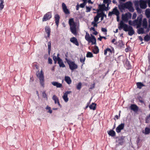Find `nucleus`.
Segmentation results:
<instances>
[{
    "label": "nucleus",
    "instance_id": "38",
    "mask_svg": "<svg viewBox=\"0 0 150 150\" xmlns=\"http://www.w3.org/2000/svg\"><path fill=\"white\" fill-rule=\"evenodd\" d=\"M103 3L105 4H107V6L108 7L109 6V4L110 2L109 0H103Z\"/></svg>",
    "mask_w": 150,
    "mask_h": 150
},
{
    "label": "nucleus",
    "instance_id": "25",
    "mask_svg": "<svg viewBox=\"0 0 150 150\" xmlns=\"http://www.w3.org/2000/svg\"><path fill=\"white\" fill-rule=\"evenodd\" d=\"M108 133L109 135L112 137H114L115 136V132L112 130L108 131Z\"/></svg>",
    "mask_w": 150,
    "mask_h": 150
},
{
    "label": "nucleus",
    "instance_id": "55",
    "mask_svg": "<svg viewBox=\"0 0 150 150\" xmlns=\"http://www.w3.org/2000/svg\"><path fill=\"white\" fill-rule=\"evenodd\" d=\"M117 16V21L118 22L119 21V16Z\"/></svg>",
    "mask_w": 150,
    "mask_h": 150
},
{
    "label": "nucleus",
    "instance_id": "15",
    "mask_svg": "<svg viewBox=\"0 0 150 150\" xmlns=\"http://www.w3.org/2000/svg\"><path fill=\"white\" fill-rule=\"evenodd\" d=\"M99 9L97 10V12H98L100 11H102L103 10H108V8L105 7V4L99 5Z\"/></svg>",
    "mask_w": 150,
    "mask_h": 150
},
{
    "label": "nucleus",
    "instance_id": "4",
    "mask_svg": "<svg viewBox=\"0 0 150 150\" xmlns=\"http://www.w3.org/2000/svg\"><path fill=\"white\" fill-rule=\"evenodd\" d=\"M85 39L89 43H91L92 45L95 44L96 43V39L94 36L92 34L90 35L89 34L86 32L85 36Z\"/></svg>",
    "mask_w": 150,
    "mask_h": 150
},
{
    "label": "nucleus",
    "instance_id": "34",
    "mask_svg": "<svg viewBox=\"0 0 150 150\" xmlns=\"http://www.w3.org/2000/svg\"><path fill=\"white\" fill-rule=\"evenodd\" d=\"M1 3H0V9L2 10L4 7V0H0Z\"/></svg>",
    "mask_w": 150,
    "mask_h": 150
},
{
    "label": "nucleus",
    "instance_id": "35",
    "mask_svg": "<svg viewBox=\"0 0 150 150\" xmlns=\"http://www.w3.org/2000/svg\"><path fill=\"white\" fill-rule=\"evenodd\" d=\"M99 14H100V17H101V20L102 21L103 18L104 17H106V15L104 14L102 12H101L100 13H99Z\"/></svg>",
    "mask_w": 150,
    "mask_h": 150
},
{
    "label": "nucleus",
    "instance_id": "64",
    "mask_svg": "<svg viewBox=\"0 0 150 150\" xmlns=\"http://www.w3.org/2000/svg\"><path fill=\"white\" fill-rule=\"evenodd\" d=\"M35 67L37 69H38V66L37 65H35Z\"/></svg>",
    "mask_w": 150,
    "mask_h": 150
},
{
    "label": "nucleus",
    "instance_id": "28",
    "mask_svg": "<svg viewBox=\"0 0 150 150\" xmlns=\"http://www.w3.org/2000/svg\"><path fill=\"white\" fill-rule=\"evenodd\" d=\"M96 104L95 103H93L89 106V107L91 109L95 110L96 109Z\"/></svg>",
    "mask_w": 150,
    "mask_h": 150
},
{
    "label": "nucleus",
    "instance_id": "42",
    "mask_svg": "<svg viewBox=\"0 0 150 150\" xmlns=\"http://www.w3.org/2000/svg\"><path fill=\"white\" fill-rule=\"evenodd\" d=\"M97 22H95L94 21H93L92 22V25H93V27H97V23H96Z\"/></svg>",
    "mask_w": 150,
    "mask_h": 150
},
{
    "label": "nucleus",
    "instance_id": "17",
    "mask_svg": "<svg viewBox=\"0 0 150 150\" xmlns=\"http://www.w3.org/2000/svg\"><path fill=\"white\" fill-rule=\"evenodd\" d=\"M130 109L135 112H137L139 108L135 105L132 104L130 106Z\"/></svg>",
    "mask_w": 150,
    "mask_h": 150
},
{
    "label": "nucleus",
    "instance_id": "23",
    "mask_svg": "<svg viewBox=\"0 0 150 150\" xmlns=\"http://www.w3.org/2000/svg\"><path fill=\"white\" fill-rule=\"evenodd\" d=\"M45 30L47 34V36L48 37H49L50 32V27L48 26H46L45 28Z\"/></svg>",
    "mask_w": 150,
    "mask_h": 150
},
{
    "label": "nucleus",
    "instance_id": "11",
    "mask_svg": "<svg viewBox=\"0 0 150 150\" xmlns=\"http://www.w3.org/2000/svg\"><path fill=\"white\" fill-rule=\"evenodd\" d=\"M129 24L131 25L135 26L136 25H137V27L141 25V22L139 21V23H138V21L137 20L132 21H128Z\"/></svg>",
    "mask_w": 150,
    "mask_h": 150
},
{
    "label": "nucleus",
    "instance_id": "59",
    "mask_svg": "<svg viewBox=\"0 0 150 150\" xmlns=\"http://www.w3.org/2000/svg\"><path fill=\"white\" fill-rule=\"evenodd\" d=\"M139 38L140 40H141V41L143 39L141 37H140V36L139 37Z\"/></svg>",
    "mask_w": 150,
    "mask_h": 150
},
{
    "label": "nucleus",
    "instance_id": "44",
    "mask_svg": "<svg viewBox=\"0 0 150 150\" xmlns=\"http://www.w3.org/2000/svg\"><path fill=\"white\" fill-rule=\"evenodd\" d=\"M85 60V57H82L80 58V62L82 63L84 62Z\"/></svg>",
    "mask_w": 150,
    "mask_h": 150
},
{
    "label": "nucleus",
    "instance_id": "29",
    "mask_svg": "<svg viewBox=\"0 0 150 150\" xmlns=\"http://www.w3.org/2000/svg\"><path fill=\"white\" fill-rule=\"evenodd\" d=\"M100 17V14H99L98 12H97V15L94 18V21L97 22L98 21L99 18Z\"/></svg>",
    "mask_w": 150,
    "mask_h": 150
},
{
    "label": "nucleus",
    "instance_id": "36",
    "mask_svg": "<svg viewBox=\"0 0 150 150\" xmlns=\"http://www.w3.org/2000/svg\"><path fill=\"white\" fill-rule=\"evenodd\" d=\"M106 52H110V53H111L112 51L109 48H107L105 51H104V54L105 55H106Z\"/></svg>",
    "mask_w": 150,
    "mask_h": 150
},
{
    "label": "nucleus",
    "instance_id": "5",
    "mask_svg": "<svg viewBox=\"0 0 150 150\" xmlns=\"http://www.w3.org/2000/svg\"><path fill=\"white\" fill-rule=\"evenodd\" d=\"M36 75L39 80L40 85L44 87L45 85L44 79L42 70L41 69L40 71H38Z\"/></svg>",
    "mask_w": 150,
    "mask_h": 150
},
{
    "label": "nucleus",
    "instance_id": "41",
    "mask_svg": "<svg viewBox=\"0 0 150 150\" xmlns=\"http://www.w3.org/2000/svg\"><path fill=\"white\" fill-rule=\"evenodd\" d=\"M81 83H79L77 85L76 88L78 90H80L81 88Z\"/></svg>",
    "mask_w": 150,
    "mask_h": 150
},
{
    "label": "nucleus",
    "instance_id": "62",
    "mask_svg": "<svg viewBox=\"0 0 150 150\" xmlns=\"http://www.w3.org/2000/svg\"><path fill=\"white\" fill-rule=\"evenodd\" d=\"M115 39H113L112 40V43H113L115 42Z\"/></svg>",
    "mask_w": 150,
    "mask_h": 150
},
{
    "label": "nucleus",
    "instance_id": "50",
    "mask_svg": "<svg viewBox=\"0 0 150 150\" xmlns=\"http://www.w3.org/2000/svg\"><path fill=\"white\" fill-rule=\"evenodd\" d=\"M104 38L106 39V38L104 37L100 36V37L98 38V39L100 41H101L102 39Z\"/></svg>",
    "mask_w": 150,
    "mask_h": 150
},
{
    "label": "nucleus",
    "instance_id": "31",
    "mask_svg": "<svg viewBox=\"0 0 150 150\" xmlns=\"http://www.w3.org/2000/svg\"><path fill=\"white\" fill-rule=\"evenodd\" d=\"M42 96L43 98H44L46 100H47V95L45 92H43L42 93Z\"/></svg>",
    "mask_w": 150,
    "mask_h": 150
},
{
    "label": "nucleus",
    "instance_id": "52",
    "mask_svg": "<svg viewBox=\"0 0 150 150\" xmlns=\"http://www.w3.org/2000/svg\"><path fill=\"white\" fill-rule=\"evenodd\" d=\"M93 32L92 33L93 34H94L95 35H97L98 34V33L97 31H96L95 30L93 31Z\"/></svg>",
    "mask_w": 150,
    "mask_h": 150
},
{
    "label": "nucleus",
    "instance_id": "8",
    "mask_svg": "<svg viewBox=\"0 0 150 150\" xmlns=\"http://www.w3.org/2000/svg\"><path fill=\"white\" fill-rule=\"evenodd\" d=\"M119 11L117 9V7H115L113 9L112 11L110 12L109 13L108 16H111L113 14H114L116 15V16H119Z\"/></svg>",
    "mask_w": 150,
    "mask_h": 150
},
{
    "label": "nucleus",
    "instance_id": "56",
    "mask_svg": "<svg viewBox=\"0 0 150 150\" xmlns=\"http://www.w3.org/2000/svg\"><path fill=\"white\" fill-rule=\"evenodd\" d=\"M120 112H121V111H120V113L119 114V116H118L117 115H116V116H115V117H117V119H118L119 118V117L120 116Z\"/></svg>",
    "mask_w": 150,
    "mask_h": 150
},
{
    "label": "nucleus",
    "instance_id": "14",
    "mask_svg": "<svg viewBox=\"0 0 150 150\" xmlns=\"http://www.w3.org/2000/svg\"><path fill=\"white\" fill-rule=\"evenodd\" d=\"M125 126L124 123H122L119 125L116 129V132L118 133L121 132V131L124 129Z\"/></svg>",
    "mask_w": 150,
    "mask_h": 150
},
{
    "label": "nucleus",
    "instance_id": "51",
    "mask_svg": "<svg viewBox=\"0 0 150 150\" xmlns=\"http://www.w3.org/2000/svg\"><path fill=\"white\" fill-rule=\"evenodd\" d=\"M136 16H137L136 14L135 13H134L133 15L132 19H134L136 17Z\"/></svg>",
    "mask_w": 150,
    "mask_h": 150
},
{
    "label": "nucleus",
    "instance_id": "27",
    "mask_svg": "<svg viewBox=\"0 0 150 150\" xmlns=\"http://www.w3.org/2000/svg\"><path fill=\"white\" fill-rule=\"evenodd\" d=\"M147 24L146 19V18L143 19V26L144 28H146L147 27Z\"/></svg>",
    "mask_w": 150,
    "mask_h": 150
},
{
    "label": "nucleus",
    "instance_id": "20",
    "mask_svg": "<svg viewBox=\"0 0 150 150\" xmlns=\"http://www.w3.org/2000/svg\"><path fill=\"white\" fill-rule=\"evenodd\" d=\"M54 18H55V23L56 24L57 27H58L59 23V16L58 15L56 14L55 15Z\"/></svg>",
    "mask_w": 150,
    "mask_h": 150
},
{
    "label": "nucleus",
    "instance_id": "6",
    "mask_svg": "<svg viewBox=\"0 0 150 150\" xmlns=\"http://www.w3.org/2000/svg\"><path fill=\"white\" fill-rule=\"evenodd\" d=\"M69 24L70 26V29L72 33L74 35H76V25L74 22V19L72 18H70L69 20Z\"/></svg>",
    "mask_w": 150,
    "mask_h": 150
},
{
    "label": "nucleus",
    "instance_id": "9",
    "mask_svg": "<svg viewBox=\"0 0 150 150\" xmlns=\"http://www.w3.org/2000/svg\"><path fill=\"white\" fill-rule=\"evenodd\" d=\"M70 69L72 70H73L76 69L77 68V65L74 62L69 61H67Z\"/></svg>",
    "mask_w": 150,
    "mask_h": 150
},
{
    "label": "nucleus",
    "instance_id": "37",
    "mask_svg": "<svg viewBox=\"0 0 150 150\" xmlns=\"http://www.w3.org/2000/svg\"><path fill=\"white\" fill-rule=\"evenodd\" d=\"M144 40L145 41H148L150 40V37L148 35H146L145 37Z\"/></svg>",
    "mask_w": 150,
    "mask_h": 150
},
{
    "label": "nucleus",
    "instance_id": "33",
    "mask_svg": "<svg viewBox=\"0 0 150 150\" xmlns=\"http://www.w3.org/2000/svg\"><path fill=\"white\" fill-rule=\"evenodd\" d=\"M94 53L97 54L99 52V49L97 47H95L93 50Z\"/></svg>",
    "mask_w": 150,
    "mask_h": 150
},
{
    "label": "nucleus",
    "instance_id": "2",
    "mask_svg": "<svg viewBox=\"0 0 150 150\" xmlns=\"http://www.w3.org/2000/svg\"><path fill=\"white\" fill-rule=\"evenodd\" d=\"M134 3L137 11L139 13H140L141 12V9L139 8V6L141 8L143 9H145L147 7L146 2L143 0H135L134 1Z\"/></svg>",
    "mask_w": 150,
    "mask_h": 150
},
{
    "label": "nucleus",
    "instance_id": "21",
    "mask_svg": "<svg viewBox=\"0 0 150 150\" xmlns=\"http://www.w3.org/2000/svg\"><path fill=\"white\" fill-rule=\"evenodd\" d=\"M142 132L145 134H149L150 133V129L148 127H146L144 130Z\"/></svg>",
    "mask_w": 150,
    "mask_h": 150
},
{
    "label": "nucleus",
    "instance_id": "16",
    "mask_svg": "<svg viewBox=\"0 0 150 150\" xmlns=\"http://www.w3.org/2000/svg\"><path fill=\"white\" fill-rule=\"evenodd\" d=\"M52 99L54 101L55 104L57 103L60 107H61V106L60 104L59 99L57 96L55 95H54L52 97Z\"/></svg>",
    "mask_w": 150,
    "mask_h": 150
},
{
    "label": "nucleus",
    "instance_id": "43",
    "mask_svg": "<svg viewBox=\"0 0 150 150\" xmlns=\"http://www.w3.org/2000/svg\"><path fill=\"white\" fill-rule=\"evenodd\" d=\"M138 33L139 34L144 33V31L142 28H140L138 30Z\"/></svg>",
    "mask_w": 150,
    "mask_h": 150
},
{
    "label": "nucleus",
    "instance_id": "1",
    "mask_svg": "<svg viewBox=\"0 0 150 150\" xmlns=\"http://www.w3.org/2000/svg\"><path fill=\"white\" fill-rule=\"evenodd\" d=\"M118 28L119 30L123 29L125 31H128V35L130 36L132 35L134 33L133 28L125 23L122 21H121L119 24Z\"/></svg>",
    "mask_w": 150,
    "mask_h": 150
},
{
    "label": "nucleus",
    "instance_id": "30",
    "mask_svg": "<svg viewBox=\"0 0 150 150\" xmlns=\"http://www.w3.org/2000/svg\"><path fill=\"white\" fill-rule=\"evenodd\" d=\"M137 87L139 88H141L142 87L144 86V84L141 82H138L137 83Z\"/></svg>",
    "mask_w": 150,
    "mask_h": 150
},
{
    "label": "nucleus",
    "instance_id": "48",
    "mask_svg": "<svg viewBox=\"0 0 150 150\" xmlns=\"http://www.w3.org/2000/svg\"><path fill=\"white\" fill-rule=\"evenodd\" d=\"M59 58H57L55 56H54L53 57V59L54 60H57Z\"/></svg>",
    "mask_w": 150,
    "mask_h": 150
},
{
    "label": "nucleus",
    "instance_id": "46",
    "mask_svg": "<svg viewBox=\"0 0 150 150\" xmlns=\"http://www.w3.org/2000/svg\"><path fill=\"white\" fill-rule=\"evenodd\" d=\"M150 118V114H149V115L148 116H147V117L146 118V123H148V120Z\"/></svg>",
    "mask_w": 150,
    "mask_h": 150
},
{
    "label": "nucleus",
    "instance_id": "26",
    "mask_svg": "<svg viewBox=\"0 0 150 150\" xmlns=\"http://www.w3.org/2000/svg\"><path fill=\"white\" fill-rule=\"evenodd\" d=\"M145 13L146 17L149 18L150 17V9L149 8L146 9Z\"/></svg>",
    "mask_w": 150,
    "mask_h": 150
},
{
    "label": "nucleus",
    "instance_id": "47",
    "mask_svg": "<svg viewBox=\"0 0 150 150\" xmlns=\"http://www.w3.org/2000/svg\"><path fill=\"white\" fill-rule=\"evenodd\" d=\"M86 11L87 12H89L91 11V8L88 7H86Z\"/></svg>",
    "mask_w": 150,
    "mask_h": 150
},
{
    "label": "nucleus",
    "instance_id": "10",
    "mask_svg": "<svg viewBox=\"0 0 150 150\" xmlns=\"http://www.w3.org/2000/svg\"><path fill=\"white\" fill-rule=\"evenodd\" d=\"M51 13L50 12H48L45 14L42 19V21H45L50 19L52 17Z\"/></svg>",
    "mask_w": 150,
    "mask_h": 150
},
{
    "label": "nucleus",
    "instance_id": "63",
    "mask_svg": "<svg viewBox=\"0 0 150 150\" xmlns=\"http://www.w3.org/2000/svg\"><path fill=\"white\" fill-rule=\"evenodd\" d=\"M149 26L150 28V19L149 20Z\"/></svg>",
    "mask_w": 150,
    "mask_h": 150
},
{
    "label": "nucleus",
    "instance_id": "32",
    "mask_svg": "<svg viewBox=\"0 0 150 150\" xmlns=\"http://www.w3.org/2000/svg\"><path fill=\"white\" fill-rule=\"evenodd\" d=\"M46 109L47 110V112L50 113H52V110L50 107L49 106H47L46 108Z\"/></svg>",
    "mask_w": 150,
    "mask_h": 150
},
{
    "label": "nucleus",
    "instance_id": "19",
    "mask_svg": "<svg viewBox=\"0 0 150 150\" xmlns=\"http://www.w3.org/2000/svg\"><path fill=\"white\" fill-rule=\"evenodd\" d=\"M52 84L54 86H56L57 88H60L62 87V84L57 82L53 81L52 82Z\"/></svg>",
    "mask_w": 150,
    "mask_h": 150
},
{
    "label": "nucleus",
    "instance_id": "24",
    "mask_svg": "<svg viewBox=\"0 0 150 150\" xmlns=\"http://www.w3.org/2000/svg\"><path fill=\"white\" fill-rule=\"evenodd\" d=\"M65 80L68 84H70L71 83V80L69 76H66L65 78Z\"/></svg>",
    "mask_w": 150,
    "mask_h": 150
},
{
    "label": "nucleus",
    "instance_id": "53",
    "mask_svg": "<svg viewBox=\"0 0 150 150\" xmlns=\"http://www.w3.org/2000/svg\"><path fill=\"white\" fill-rule=\"evenodd\" d=\"M85 6V5H84V4L83 3H82V4H80V7L81 8H83Z\"/></svg>",
    "mask_w": 150,
    "mask_h": 150
},
{
    "label": "nucleus",
    "instance_id": "49",
    "mask_svg": "<svg viewBox=\"0 0 150 150\" xmlns=\"http://www.w3.org/2000/svg\"><path fill=\"white\" fill-rule=\"evenodd\" d=\"M101 30L103 32H104L106 33L107 31V29L105 28H101Z\"/></svg>",
    "mask_w": 150,
    "mask_h": 150
},
{
    "label": "nucleus",
    "instance_id": "12",
    "mask_svg": "<svg viewBox=\"0 0 150 150\" xmlns=\"http://www.w3.org/2000/svg\"><path fill=\"white\" fill-rule=\"evenodd\" d=\"M71 93V91H67L64 93L62 98L65 102L66 103L68 101L69 98H68V95L70 94Z\"/></svg>",
    "mask_w": 150,
    "mask_h": 150
},
{
    "label": "nucleus",
    "instance_id": "61",
    "mask_svg": "<svg viewBox=\"0 0 150 150\" xmlns=\"http://www.w3.org/2000/svg\"><path fill=\"white\" fill-rule=\"evenodd\" d=\"M112 2L114 4H115L116 3V2L115 0H113L112 1Z\"/></svg>",
    "mask_w": 150,
    "mask_h": 150
},
{
    "label": "nucleus",
    "instance_id": "13",
    "mask_svg": "<svg viewBox=\"0 0 150 150\" xmlns=\"http://www.w3.org/2000/svg\"><path fill=\"white\" fill-rule=\"evenodd\" d=\"M62 7L63 11L66 14H69L70 13L69 11L64 3H62Z\"/></svg>",
    "mask_w": 150,
    "mask_h": 150
},
{
    "label": "nucleus",
    "instance_id": "22",
    "mask_svg": "<svg viewBox=\"0 0 150 150\" xmlns=\"http://www.w3.org/2000/svg\"><path fill=\"white\" fill-rule=\"evenodd\" d=\"M58 63L59 64V66L60 67H65V65L64 64L62 60L58 58Z\"/></svg>",
    "mask_w": 150,
    "mask_h": 150
},
{
    "label": "nucleus",
    "instance_id": "58",
    "mask_svg": "<svg viewBox=\"0 0 150 150\" xmlns=\"http://www.w3.org/2000/svg\"><path fill=\"white\" fill-rule=\"evenodd\" d=\"M88 3H91V4H93V2L91 1V0H88Z\"/></svg>",
    "mask_w": 150,
    "mask_h": 150
},
{
    "label": "nucleus",
    "instance_id": "54",
    "mask_svg": "<svg viewBox=\"0 0 150 150\" xmlns=\"http://www.w3.org/2000/svg\"><path fill=\"white\" fill-rule=\"evenodd\" d=\"M90 30L91 31H93L95 30L94 27H91L90 28Z\"/></svg>",
    "mask_w": 150,
    "mask_h": 150
},
{
    "label": "nucleus",
    "instance_id": "3",
    "mask_svg": "<svg viewBox=\"0 0 150 150\" xmlns=\"http://www.w3.org/2000/svg\"><path fill=\"white\" fill-rule=\"evenodd\" d=\"M118 7L120 10L125 8L128 9L129 11L131 12H133L134 10L132 6V4L130 1L127 2L124 4L119 5Z\"/></svg>",
    "mask_w": 150,
    "mask_h": 150
},
{
    "label": "nucleus",
    "instance_id": "7",
    "mask_svg": "<svg viewBox=\"0 0 150 150\" xmlns=\"http://www.w3.org/2000/svg\"><path fill=\"white\" fill-rule=\"evenodd\" d=\"M132 15L129 13H127L122 15V19L125 22H127L128 19L131 17Z\"/></svg>",
    "mask_w": 150,
    "mask_h": 150
},
{
    "label": "nucleus",
    "instance_id": "40",
    "mask_svg": "<svg viewBox=\"0 0 150 150\" xmlns=\"http://www.w3.org/2000/svg\"><path fill=\"white\" fill-rule=\"evenodd\" d=\"M86 57H93V54L91 52H88L87 53Z\"/></svg>",
    "mask_w": 150,
    "mask_h": 150
},
{
    "label": "nucleus",
    "instance_id": "18",
    "mask_svg": "<svg viewBox=\"0 0 150 150\" xmlns=\"http://www.w3.org/2000/svg\"><path fill=\"white\" fill-rule=\"evenodd\" d=\"M70 40L71 42H73L76 45L78 46L79 45L77 40L76 38L74 37L71 38L70 39Z\"/></svg>",
    "mask_w": 150,
    "mask_h": 150
},
{
    "label": "nucleus",
    "instance_id": "60",
    "mask_svg": "<svg viewBox=\"0 0 150 150\" xmlns=\"http://www.w3.org/2000/svg\"><path fill=\"white\" fill-rule=\"evenodd\" d=\"M83 1V3L84 4V5H86V4L87 3V1Z\"/></svg>",
    "mask_w": 150,
    "mask_h": 150
},
{
    "label": "nucleus",
    "instance_id": "39",
    "mask_svg": "<svg viewBox=\"0 0 150 150\" xmlns=\"http://www.w3.org/2000/svg\"><path fill=\"white\" fill-rule=\"evenodd\" d=\"M48 49V52L49 53L50 52L51 50V44L50 42H48L47 43Z\"/></svg>",
    "mask_w": 150,
    "mask_h": 150
},
{
    "label": "nucleus",
    "instance_id": "57",
    "mask_svg": "<svg viewBox=\"0 0 150 150\" xmlns=\"http://www.w3.org/2000/svg\"><path fill=\"white\" fill-rule=\"evenodd\" d=\"M148 4L149 6L150 7V1L149 0L148 1Z\"/></svg>",
    "mask_w": 150,
    "mask_h": 150
},
{
    "label": "nucleus",
    "instance_id": "45",
    "mask_svg": "<svg viewBox=\"0 0 150 150\" xmlns=\"http://www.w3.org/2000/svg\"><path fill=\"white\" fill-rule=\"evenodd\" d=\"M48 63L49 64H52V59L50 58H48Z\"/></svg>",
    "mask_w": 150,
    "mask_h": 150
}]
</instances>
